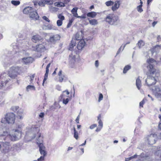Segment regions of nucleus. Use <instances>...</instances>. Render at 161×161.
<instances>
[{"label": "nucleus", "instance_id": "nucleus-1", "mask_svg": "<svg viewBox=\"0 0 161 161\" xmlns=\"http://www.w3.org/2000/svg\"><path fill=\"white\" fill-rule=\"evenodd\" d=\"M39 131L40 129L39 127L33 126L26 132L25 136L26 137L29 136L31 140L34 139L36 137V142L39 147L40 153L41 155H43L41 157H43L44 160L47 153L45 151V147L42 143V137L41 136V134Z\"/></svg>", "mask_w": 161, "mask_h": 161}, {"label": "nucleus", "instance_id": "nucleus-2", "mask_svg": "<svg viewBox=\"0 0 161 161\" xmlns=\"http://www.w3.org/2000/svg\"><path fill=\"white\" fill-rule=\"evenodd\" d=\"M20 71V68L18 66H12L10 68L8 75L5 72L0 73V89L5 87L11 81V79L12 80L16 78Z\"/></svg>", "mask_w": 161, "mask_h": 161}, {"label": "nucleus", "instance_id": "nucleus-3", "mask_svg": "<svg viewBox=\"0 0 161 161\" xmlns=\"http://www.w3.org/2000/svg\"><path fill=\"white\" fill-rule=\"evenodd\" d=\"M147 62L149 64L147 67V69L150 74L146 79L145 82L147 86L150 87L156 83L159 74L154 67V65L155 64L156 61L154 59L152 58L148 59Z\"/></svg>", "mask_w": 161, "mask_h": 161}, {"label": "nucleus", "instance_id": "nucleus-4", "mask_svg": "<svg viewBox=\"0 0 161 161\" xmlns=\"http://www.w3.org/2000/svg\"><path fill=\"white\" fill-rule=\"evenodd\" d=\"M21 132V130L16 129L14 130V133L11 134L9 132V129L5 124L2 123L0 124V136H6L5 140L16 141L20 138Z\"/></svg>", "mask_w": 161, "mask_h": 161}, {"label": "nucleus", "instance_id": "nucleus-5", "mask_svg": "<svg viewBox=\"0 0 161 161\" xmlns=\"http://www.w3.org/2000/svg\"><path fill=\"white\" fill-rule=\"evenodd\" d=\"M24 13L28 14H29L30 18L34 20H37L39 18V16L36 10L32 8L31 7H27L25 8L23 10Z\"/></svg>", "mask_w": 161, "mask_h": 161}, {"label": "nucleus", "instance_id": "nucleus-6", "mask_svg": "<svg viewBox=\"0 0 161 161\" xmlns=\"http://www.w3.org/2000/svg\"><path fill=\"white\" fill-rule=\"evenodd\" d=\"M15 119V115L14 113H11L7 114L5 117L2 118L1 120L2 123L5 124H12L14 123Z\"/></svg>", "mask_w": 161, "mask_h": 161}, {"label": "nucleus", "instance_id": "nucleus-7", "mask_svg": "<svg viewBox=\"0 0 161 161\" xmlns=\"http://www.w3.org/2000/svg\"><path fill=\"white\" fill-rule=\"evenodd\" d=\"M106 21L109 24L112 25H116L119 22L118 17L114 14H109L106 18Z\"/></svg>", "mask_w": 161, "mask_h": 161}, {"label": "nucleus", "instance_id": "nucleus-8", "mask_svg": "<svg viewBox=\"0 0 161 161\" xmlns=\"http://www.w3.org/2000/svg\"><path fill=\"white\" fill-rule=\"evenodd\" d=\"M47 44L45 42H42L37 45L33 46L32 47V50L39 53L44 52L46 50Z\"/></svg>", "mask_w": 161, "mask_h": 161}, {"label": "nucleus", "instance_id": "nucleus-9", "mask_svg": "<svg viewBox=\"0 0 161 161\" xmlns=\"http://www.w3.org/2000/svg\"><path fill=\"white\" fill-rule=\"evenodd\" d=\"M157 135L155 134H151L147 136L145 138V141L146 143L152 145L155 144L157 139Z\"/></svg>", "mask_w": 161, "mask_h": 161}, {"label": "nucleus", "instance_id": "nucleus-10", "mask_svg": "<svg viewBox=\"0 0 161 161\" xmlns=\"http://www.w3.org/2000/svg\"><path fill=\"white\" fill-rule=\"evenodd\" d=\"M61 36L60 35L56 34L50 36L48 42L52 44L55 43L57 41H59Z\"/></svg>", "mask_w": 161, "mask_h": 161}, {"label": "nucleus", "instance_id": "nucleus-11", "mask_svg": "<svg viewBox=\"0 0 161 161\" xmlns=\"http://www.w3.org/2000/svg\"><path fill=\"white\" fill-rule=\"evenodd\" d=\"M153 90V93L155 96L159 100H161V89L158 86H155L154 89Z\"/></svg>", "mask_w": 161, "mask_h": 161}, {"label": "nucleus", "instance_id": "nucleus-12", "mask_svg": "<svg viewBox=\"0 0 161 161\" xmlns=\"http://www.w3.org/2000/svg\"><path fill=\"white\" fill-rule=\"evenodd\" d=\"M3 146V148L2 151V152L4 153H6L9 152L11 148V146L9 143L8 142H4Z\"/></svg>", "mask_w": 161, "mask_h": 161}, {"label": "nucleus", "instance_id": "nucleus-13", "mask_svg": "<svg viewBox=\"0 0 161 161\" xmlns=\"http://www.w3.org/2000/svg\"><path fill=\"white\" fill-rule=\"evenodd\" d=\"M33 61V58L30 57H25L22 58L21 62L25 64H29L31 63Z\"/></svg>", "mask_w": 161, "mask_h": 161}, {"label": "nucleus", "instance_id": "nucleus-14", "mask_svg": "<svg viewBox=\"0 0 161 161\" xmlns=\"http://www.w3.org/2000/svg\"><path fill=\"white\" fill-rule=\"evenodd\" d=\"M65 92H66L67 95H68L69 94V92L67 90H66L63 92V94L61 95L60 97L63 100V103L66 105L68 103L69 101V99L68 98H65L66 96H64L63 94V93Z\"/></svg>", "mask_w": 161, "mask_h": 161}, {"label": "nucleus", "instance_id": "nucleus-15", "mask_svg": "<svg viewBox=\"0 0 161 161\" xmlns=\"http://www.w3.org/2000/svg\"><path fill=\"white\" fill-rule=\"evenodd\" d=\"M75 58L76 57L75 55L71 54L69 55V64L70 67L72 68H73L74 66L75 62Z\"/></svg>", "mask_w": 161, "mask_h": 161}, {"label": "nucleus", "instance_id": "nucleus-16", "mask_svg": "<svg viewBox=\"0 0 161 161\" xmlns=\"http://www.w3.org/2000/svg\"><path fill=\"white\" fill-rule=\"evenodd\" d=\"M86 45V43L84 40H80L78 43L77 48L79 50H82Z\"/></svg>", "mask_w": 161, "mask_h": 161}, {"label": "nucleus", "instance_id": "nucleus-17", "mask_svg": "<svg viewBox=\"0 0 161 161\" xmlns=\"http://www.w3.org/2000/svg\"><path fill=\"white\" fill-rule=\"evenodd\" d=\"M140 157H141V158H144L145 157V156L144 155L143 153H141L140 156H138L136 154H135L133 156L130 157L129 158H126L125 159V161H129L133 158H137V157H138V158H139Z\"/></svg>", "mask_w": 161, "mask_h": 161}, {"label": "nucleus", "instance_id": "nucleus-18", "mask_svg": "<svg viewBox=\"0 0 161 161\" xmlns=\"http://www.w3.org/2000/svg\"><path fill=\"white\" fill-rule=\"evenodd\" d=\"M120 5V1H116L114 3V5L112 8V9L113 11L116 10L119 8Z\"/></svg>", "mask_w": 161, "mask_h": 161}, {"label": "nucleus", "instance_id": "nucleus-19", "mask_svg": "<svg viewBox=\"0 0 161 161\" xmlns=\"http://www.w3.org/2000/svg\"><path fill=\"white\" fill-rule=\"evenodd\" d=\"M42 39V37L39 35L33 36L32 38V41L34 42H36L37 41L41 40Z\"/></svg>", "mask_w": 161, "mask_h": 161}, {"label": "nucleus", "instance_id": "nucleus-20", "mask_svg": "<svg viewBox=\"0 0 161 161\" xmlns=\"http://www.w3.org/2000/svg\"><path fill=\"white\" fill-rule=\"evenodd\" d=\"M83 36V32L82 31L78 32L76 34L75 36V39L76 40H80L82 38Z\"/></svg>", "mask_w": 161, "mask_h": 161}, {"label": "nucleus", "instance_id": "nucleus-21", "mask_svg": "<svg viewBox=\"0 0 161 161\" xmlns=\"http://www.w3.org/2000/svg\"><path fill=\"white\" fill-rule=\"evenodd\" d=\"M76 44V41L75 39H73L71 41L70 44L69 49L70 50L72 51L73 48L75 47Z\"/></svg>", "mask_w": 161, "mask_h": 161}, {"label": "nucleus", "instance_id": "nucleus-22", "mask_svg": "<svg viewBox=\"0 0 161 161\" xmlns=\"http://www.w3.org/2000/svg\"><path fill=\"white\" fill-rule=\"evenodd\" d=\"M77 8L75 7L74 8L71 10V12L72 13V14H73L74 16L79 18V17H80V16H78V14L77 13Z\"/></svg>", "mask_w": 161, "mask_h": 161}, {"label": "nucleus", "instance_id": "nucleus-23", "mask_svg": "<svg viewBox=\"0 0 161 161\" xmlns=\"http://www.w3.org/2000/svg\"><path fill=\"white\" fill-rule=\"evenodd\" d=\"M62 71L61 70H60L58 74V75L59 76L58 81L60 82H63L64 77V75L62 74Z\"/></svg>", "mask_w": 161, "mask_h": 161}, {"label": "nucleus", "instance_id": "nucleus-24", "mask_svg": "<svg viewBox=\"0 0 161 161\" xmlns=\"http://www.w3.org/2000/svg\"><path fill=\"white\" fill-rule=\"evenodd\" d=\"M136 85L137 88L138 90H140L142 86L141 81L138 77L136 80Z\"/></svg>", "mask_w": 161, "mask_h": 161}, {"label": "nucleus", "instance_id": "nucleus-25", "mask_svg": "<svg viewBox=\"0 0 161 161\" xmlns=\"http://www.w3.org/2000/svg\"><path fill=\"white\" fill-rule=\"evenodd\" d=\"M160 47L159 45H157L151 50V52L152 54L155 52H158L160 49Z\"/></svg>", "mask_w": 161, "mask_h": 161}, {"label": "nucleus", "instance_id": "nucleus-26", "mask_svg": "<svg viewBox=\"0 0 161 161\" xmlns=\"http://www.w3.org/2000/svg\"><path fill=\"white\" fill-rule=\"evenodd\" d=\"M97 15V13L95 12H91L88 13L87 14V16L88 17H91L92 18H94Z\"/></svg>", "mask_w": 161, "mask_h": 161}, {"label": "nucleus", "instance_id": "nucleus-27", "mask_svg": "<svg viewBox=\"0 0 161 161\" xmlns=\"http://www.w3.org/2000/svg\"><path fill=\"white\" fill-rule=\"evenodd\" d=\"M54 6L58 7H63L65 6L64 3L62 2H56L54 3Z\"/></svg>", "mask_w": 161, "mask_h": 161}, {"label": "nucleus", "instance_id": "nucleus-28", "mask_svg": "<svg viewBox=\"0 0 161 161\" xmlns=\"http://www.w3.org/2000/svg\"><path fill=\"white\" fill-rule=\"evenodd\" d=\"M49 10L52 12H54L57 11L58 9L55 7H53L51 5L49 6Z\"/></svg>", "mask_w": 161, "mask_h": 161}, {"label": "nucleus", "instance_id": "nucleus-29", "mask_svg": "<svg viewBox=\"0 0 161 161\" xmlns=\"http://www.w3.org/2000/svg\"><path fill=\"white\" fill-rule=\"evenodd\" d=\"M26 90L28 92L30 91H35L36 90V88L33 85H29L27 86L26 87Z\"/></svg>", "mask_w": 161, "mask_h": 161}, {"label": "nucleus", "instance_id": "nucleus-30", "mask_svg": "<svg viewBox=\"0 0 161 161\" xmlns=\"http://www.w3.org/2000/svg\"><path fill=\"white\" fill-rule=\"evenodd\" d=\"M101 115H99L97 117V119L98 120V127L102 128L103 127V123L100 119Z\"/></svg>", "mask_w": 161, "mask_h": 161}, {"label": "nucleus", "instance_id": "nucleus-31", "mask_svg": "<svg viewBox=\"0 0 161 161\" xmlns=\"http://www.w3.org/2000/svg\"><path fill=\"white\" fill-rule=\"evenodd\" d=\"M89 22L91 25H97L98 23L97 20L95 19L89 20Z\"/></svg>", "mask_w": 161, "mask_h": 161}, {"label": "nucleus", "instance_id": "nucleus-32", "mask_svg": "<svg viewBox=\"0 0 161 161\" xmlns=\"http://www.w3.org/2000/svg\"><path fill=\"white\" fill-rule=\"evenodd\" d=\"M23 110L22 109H20L19 111H18L17 116L20 119H22L23 118L22 114H23Z\"/></svg>", "mask_w": 161, "mask_h": 161}, {"label": "nucleus", "instance_id": "nucleus-33", "mask_svg": "<svg viewBox=\"0 0 161 161\" xmlns=\"http://www.w3.org/2000/svg\"><path fill=\"white\" fill-rule=\"evenodd\" d=\"M74 131V137L76 139L78 140L79 138V135L78 132L76 130L75 128L74 127L73 128Z\"/></svg>", "mask_w": 161, "mask_h": 161}, {"label": "nucleus", "instance_id": "nucleus-34", "mask_svg": "<svg viewBox=\"0 0 161 161\" xmlns=\"http://www.w3.org/2000/svg\"><path fill=\"white\" fill-rule=\"evenodd\" d=\"M144 42L142 40H140L138 42L137 44V45L139 48H140L143 47L144 45Z\"/></svg>", "mask_w": 161, "mask_h": 161}, {"label": "nucleus", "instance_id": "nucleus-35", "mask_svg": "<svg viewBox=\"0 0 161 161\" xmlns=\"http://www.w3.org/2000/svg\"><path fill=\"white\" fill-rule=\"evenodd\" d=\"M56 27L54 26L53 25H47V30H55L56 29Z\"/></svg>", "mask_w": 161, "mask_h": 161}, {"label": "nucleus", "instance_id": "nucleus-36", "mask_svg": "<svg viewBox=\"0 0 161 161\" xmlns=\"http://www.w3.org/2000/svg\"><path fill=\"white\" fill-rule=\"evenodd\" d=\"M35 76V74H34L33 75H30V76H29L27 77H29L28 79L29 80L30 84H32L33 80H34V78Z\"/></svg>", "mask_w": 161, "mask_h": 161}, {"label": "nucleus", "instance_id": "nucleus-37", "mask_svg": "<svg viewBox=\"0 0 161 161\" xmlns=\"http://www.w3.org/2000/svg\"><path fill=\"white\" fill-rule=\"evenodd\" d=\"M131 68V66L129 65H127L125 66V67H124L123 72L124 73H126L127 71L129 69H130Z\"/></svg>", "mask_w": 161, "mask_h": 161}, {"label": "nucleus", "instance_id": "nucleus-38", "mask_svg": "<svg viewBox=\"0 0 161 161\" xmlns=\"http://www.w3.org/2000/svg\"><path fill=\"white\" fill-rule=\"evenodd\" d=\"M12 4L15 6H18L20 3V2L19 1L12 0L11 2Z\"/></svg>", "mask_w": 161, "mask_h": 161}, {"label": "nucleus", "instance_id": "nucleus-39", "mask_svg": "<svg viewBox=\"0 0 161 161\" xmlns=\"http://www.w3.org/2000/svg\"><path fill=\"white\" fill-rule=\"evenodd\" d=\"M43 1L45 2L46 4L47 5H52L53 3V0H43Z\"/></svg>", "mask_w": 161, "mask_h": 161}, {"label": "nucleus", "instance_id": "nucleus-40", "mask_svg": "<svg viewBox=\"0 0 161 161\" xmlns=\"http://www.w3.org/2000/svg\"><path fill=\"white\" fill-rule=\"evenodd\" d=\"M142 5H140L137 7V9L139 12L141 13L143 11V10L142 8Z\"/></svg>", "mask_w": 161, "mask_h": 161}, {"label": "nucleus", "instance_id": "nucleus-41", "mask_svg": "<svg viewBox=\"0 0 161 161\" xmlns=\"http://www.w3.org/2000/svg\"><path fill=\"white\" fill-rule=\"evenodd\" d=\"M45 4L46 3L43 0L40 1L38 3V4L39 6L42 7L44 6Z\"/></svg>", "mask_w": 161, "mask_h": 161}, {"label": "nucleus", "instance_id": "nucleus-42", "mask_svg": "<svg viewBox=\"0 0 161 161\" xmlns=\"http://www.w3.org/2000/svg\"><path fill=\"white\" fill-rule=\"evenodd\" d=\"M58 17L59 20H61L62 21H63L65 19L64 17L62 14H59L58 16Z\"/></svg>", "mask_w": 161, "mask_h": 161}, {"label": "nucleus", "instance_id": "nucleus-43", "mask_svg": "<svg viewBox=\"0 0 161 161\" xmlns=\"http://www.w3.org/2000/svg\"><path fill=\"white\" fill-rule=\"evenodd\" d=\"M113 2L111 1H108L105 3L106 5L107 6H109L113 4Z\"/></svg>", "mask_w": 161, "mask_h": 161}, {"label": "nucleus", "instance_id": "nucleus-44", "mask_svg": "<svg viewBox=\"0 0 161 161\" xmlns=\"http://www.w3.org/2000/svg\"><path fill=\"white\" fill-rule=\"evenodd\" d=\"M63 24V21L58 19L57 21V24L58 26H60L62 25Z\"/></svg>", "mask_w": 161, "mask_h": 161}, {"label": "nucleus", "instance_id": "nucleus-45", "mask_svg": "<svg viewBox=\"0 0 161 161\" xmlns=\"http://www.w3.org/2000/svg\"><path fill=\"white\" fill-rule=\"evenodd\" d=\"M48 74H47V73H45L44 75V78L43 80V82L42 83V85H43L44 82L47 79V77H48Z\"/></svg>", "mask_w": 161, "mask_h": 161}, {"label": "nucleus", "instance_id": "nucleus-46", "mask_svg": "<svg viewBox=\"0 0 161 161\" xmlns=\"http://www.w3.org/2000/svg\"><path fill=\"white\" fill-rule=\"evenodd\" d=\"M73 20L74 19H71L69 20V22L67 26V27H69L71 26Z\"/></svg>", "mask_w": 161, "mask_h": 161}, {"label": "nucleus", "instance_id": "nucleus-47", "mask_svg": "<svg viewBox=\"0 0 161 161\" xmlns=\"http://www.w3.org/2000/svg\"><path fill=\"white\" fill-rule=\"evenodd\" d=\"M103 96L102 93H100L99 95L98 101L99 102L103 100Z\"/></svg>", "mask_w": 161, "mask_h": 161}, {"label": "nucleus", "instance_id": "nucleus-48", "mask_svg": "<svg viewBox=\"0 0 161 161\" xmlns=\"http://www.w3.org/2000/svg\"><path fill=\"white\" fill-rule=\"evenodd\" d=\"M97 126V125L96 124H93L91 125L89 127L90 129H93L95 127Z\"/></svg>", "mask_w": 161, "mask_h": 161}, {"label": "nucleus", "instance_id": "nucleus-49", "mask_svg": "<svg viewBox=\"0 0 161 161\" xmlns=\"http://www.w3.org/2000/svg\"><path fill=\"white\" fill-rule=\"evenodd\" d=\"M42 19L44 20H45L46 21L48 22H49L50 21V20H49V19H48V18L46 16H43V17H42Z\"/></svg>", "mask_w": 161, "mask_h": 161}, {"label": "nucleus", "instance_id": "nucleus-50", "mask_svg": "<svg viewBox=\"0 0 161 161\" xmlns=\"http://www.w3.org/2000/svg\"><path fill=\"white\" fill-rule=\"evenodd\" d=\"M145 102L144 100L143 99L142 101H141L139 103L140 107H143V105L144 104Z\"/></svg>", "mask_w": 161, "mask_h": 161}, {"label": "nucleus", "instance_id": "nucleus-51", "mask_svg": "<svg viewBox=\"0 0 161 161\" xmlns=\"http://www.w3.org/2000/svg\"><path fill=\"white\" fill-rule=\"evenodd\" d=\"M79 119L80 115H79L75 119V121L77 123H79Z\"/></svg>", "mask_w": 161, "mask_h": 161}, {"label": "nucleus", "instance_id": "nucleus-52", "mask_svg": "<svg viewBox=\"0 0 161 161\" xmlns=\"http://www.w3.org/2000/svg\"><path fill=\"white\" fill-rule=\"evenodd\" d=\"M19 107L18 106H16L14 107L13 108V110L14 111H17L18 109H19Z\"/></svg>", "mask_w": 161, "mask_h": 161}, {"label": "nucleus", "instance_id": "nucleus-53", "mask_svg": "<svg viewBox=\"0 0 161 161\" xmlns=\"http://www.w3.org/2000/svg\"><path fill=\"white\" fill-rule=\"evenodd\" d=\"M43 157H40V158L37 159V161L35 160L34 161H43Z\"/></svg>", "mask_w": 161, "mask_h": 161}, {"label": "nucleus", "instance_id": "nucleus-54", "mask_svg": "<svg viewBox=\"0 0 161 161\" xmlns=\"http://www.w3.org/2000/svg\"><path fill=\"white\" fill-rule=\"evenodd\" d=\"M44 115V113L42 112L39 115V117L41 118H43Z\"/></svg>", "mask_w": 161, "mask_h": 161}, {"label": "nucleus", "instance_id": "nucleus-55", "mask_svg": "<svg viewBox=\"0 0 161 161\" xmlns=\"http://www.w3.org/2000/svg\"><path fill=\"white\" fill-rule=\"evenodd\" d=\"M95 66L97 67L99 66V62L98 60H96L95 62Z\"/></svg>", "mask_w": 161, "mask_h": 161}, {"label": "nucleus", "instance_id": "nucleus-56", "mask_svg": "<svg viewBox=\"0 0 161 161\" xmlns=\"http://www.w3.org/2000/svg\"><path fill=\"white\" fill-rule=\"evenodd\" d=\"M122 48H123V47H122V45L119 48V49L118 50L117 52V54H118L120 52L122 48Z\"/></svg>", "mask_w": 161, "mask_h": 161}, {"label": "nucleus", "instance_id": "nucleus-57", "mask_svg": "<svg viewBox=\"0 0 161 161\" xmlns=\"http://www.w3.org/2000/svg\"><path fill=\"white\" fill-rule=\"evenodd\" d=\"M102 128H100L99 127H97L96 130V132H98V131H99L101 130V129H102Z\"/></svg>", "mask_w": 161, "mask_h": 161}, {"label": "nucleus", "instance_id": "nucleus-58", "mask_svg": "<svg viewBox=\"0 0 161 161\" xmlns=\"http://www.w3.org/2000/svg\"><path fill=\"white\" fill-rule=\"evenodd\" d=\"M23 126V124H20V125H17V128H21Z\"/></svg>", "mask_w": 161, "mask_h": 161}, {"label": "nucleus", "instance_id": "nucleus-59", "mask_svg": "<svg viewBox=\"0 0 161 161\" xmlns=\"http://www.w3.org/2000/svg\"><path fill=\"white\" fill-rule=\"evenodd\" d=\"M42 28L43 30H47V26L43 25L42 26Z\"/></svg>", "mask_w": 161, "mask_h": 161}, {"label": "nucleus", "instance_id": "nucleus-60", "mask_svg": "<svg viewBox=\"0 0 161 161\" xmlns=\"http://www.w3.org/2000/svg\"><path fill=\"white\" fill-rule=\"evenodd\" d=\"M86 141L85 140V142H84V143H82L81 145H80L79 146V147H80L81 146L85 145H86Z\"/></svg>", "mask_w": 161, "mask_h": 161}, {"label": "nucleus", "instance_id": "nucleus-61", "mask_svg": "<svg viewBox=\"0 0 161 161\" xmlns=\"http://www.w3.org/2000/svg\"><path fill=\"white\" fill-rule=\"evenodd\" d=\"M130 43V42H127V43H126V44H124V45H123V48H122V50H123L125 47L126 45H127V44H129Z\"/></svg>", "mask_w": 161, "mask_h": 161}, {"label": "nucleus", "instance_id": "nucleus-62", "mask_svg": "<svg viewBox=\"0 0 161 161\" xmlns=\"http://www.w3.org/2000/svg\"><path fill=\"white\" fill-rule=\"evenodd\" d=\"M157 22L156 21H154L152 23V25L153 27L155 25L157 24Z\"/></svg>", "mask_w": 161, "mask_h": 161}, {"label": "nucleus", "instance_id": "nucleus-63", "mask_svg": "<svg viewBox=\"0 0 161 161\" xmlns=\"http://www.w3.org/2000/svg\"><path fill=\"white\" fill-rule=\"evenodd\" d=\"M51 64L49 63L48 64V65H47L46 67V69H49V68L50 65Z\"/></svg>", "mask_w": 161, "mask_h": 161}, {"label": "nucleus", "instance_id": "nucleus-64", "mask_svg": "<svg viewBox=\"0 0 161 161\" xmlns=\"http://www.w3.org/2000/svg\"><path fill=\"white\" fill-rule=\"evenodd\" d=\"M158 127L160 130H161V122L159 124Z\"/></svg>", "mask_w": 161, "mask_h": 161}]
</instances>
